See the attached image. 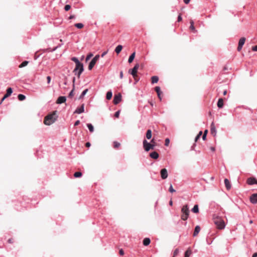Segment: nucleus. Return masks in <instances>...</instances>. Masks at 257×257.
Listing matches in <instances>:
<instances>
[{
  "instance_id": "1",
  "label": "nucleus",
  "mask_w": 257,
  "mask_h": 257,
  "mask_svg": "<svg viewBox=\"0 0 257 257\" xmlns=\"http://www.w3.org/2000/svg\"><path fill=\"white\" fill-rule=\"evenodd\" d=\"M56 112L57 111H55L52 113L47 115L44 119V123L46 125H49L54 123L57 118Z\"/></svg>"
},
{
  "instance_id": "2",
  "label": "nucleus",
  "mask_w": 257,
  "mask_h": 257,
  "mask_svg": "<svg viewBox=\"0 0 257 257\" xmlns=\"http://www.w3.org/2000/svg\"><path fill=\"white\" fill-rule=\"evenodd\" d=\"M213 222L216 225L218 229H222L225 226L224 220L220 217L214 218Z\"/></svg>"
},
{
  "instance_id": "3",
  "label": "nucleus",
  "mask_w": 257,
  "mask_h": 257,
  "mask_svg": "<svg viewBox=\"0 0 257 257\" xmlns=\"http://www.w3.org/2000/svg\"><path fill=\"white\" fill-rule=\"evenodd\" d=\"M84 70L83 65L80 62L76 64L75 68L73 70L75 75H77L78 77L79 78L80 75Z\"/></svg>"
},
{
  "instance_id": "4",
  "label": "nucleus",
  "mask_w": 257,
  "mask_h": 257,
  "mask_svg": "<svg viewBox=\"0 0 257 257\" xmlns=\"http://www.w3.org/2000/svg\"><path fill=\"white\" fill-rule=\"evenodd\" d=\"M181 211L182 212V215H181V219L183 220H187L189 214V210L188 205H184L182 208Z\"/></svg>"
},
{
  "instance_id": "5",
  "label": "nucleus",
  "mask_w": 257,
  "mask_h": 257,
  "mask_svg": "<svg viewBox=\"0 0 257 257\" xmlns=\"http://www.w3.org/2000/svg\"><path fill=\"white\" fill-rule=\"evenodd\" d=\"M143 144L144 148L147 152H148L151 149H154L155 146L154 144L148 143L146 140L143 141Z\"/></svg>"
},
{
  "instance_id": "6",
  "label": "nucleus",
  "mask_w": 257,
  "mask_h": 257,
  "mask_svg": "<svg viewBox=\"0 0 257 257\" xmlns=\"http://www.w3.org/2000/svg\"><path fill=\"white\" fill-rule=\"evenodd\" d=\"M139 68V64H137L134 67L133 69H131L129 70L128 72L130 73L133 77L134 79H136V77H138L137 73L138 69Z\"/></svg>"
},
{
  "instance_id": "7",
  "label": "nucleus",
  "mask_w": 257,
  "mask_h": 257,
  "mask_svg": "<svg viewBox=\"0 0 257 257\" xmlns=\"http://www.w3.org/2000/svg\"><path fill=\"white\" fill-rule=\"evenodd\" d=\"M99 55H96L92 60L91 61H90V62L89 63V65H88V69L89 70H91L92 69V68L94 67V66L95 65L96 62H97V61L99 59Z\"/></svg>"
},
{
  "instance_id": "8",
  "label": "nucleus",
  "mask_w": 257,
  "mask_h": 257,
  "mask_svg": "<svg viewBox=\"0 0 257 257\" xmlns=\"http://www.w3.org/2000/svg\"><path fill=\"white\" fill-rule=\"evenodd\" d=\"M121 94L118 93L117 94L114 95L113 102L114 104H118L121 101Z\"/></svg>"
},
{
  "instance_id": "9",
  "label": "nucleus",
  "mask_w": 257,
  "mask_h": 257,
  "mask_svg": "<svg viewBox=\"0 0 257 257\" xmlns=\"http://www.w3.org/2000/svg\"><path fill=\"white\" fill-rule=\"evenodd\" d=\"M13 92V90H12V89L10 87V88H8L7 90V93L6 94L4 95V96L3 97V98L2 99V100L0 102V104L2 103V102L7 97H8L9 96H10L11 94Z\"/></svg>"
},
{
  "instance_id": "10",
  "label": "nucleus",
  "mask_w": 257,
  "mask_h": 257,
  "mask_svg": "<svg viewBox=\"0 0 257 257\" xmlns=\"http://www.w3.org/2000/svg\"><path fill=\"white\" fill-rule=\"evenodd\" d=\"M161 176L163 179H165L168 177V174L166 169L164 168L161 170Z\"/></svg>"
},
{
  "instance_id": "11",
  "label": "nucleus",
  "mask_w": 257,
  "mask_h": 257,
  "mask_svg": "<svg viewBox=\"0 0 257 257\" xmlns=\"http://www.w3.org/2000/svg\"><path fill=\"white\" fill-rule=\"evenodd\" d=\"M84 111V104H82L80 107L77 108L74 113L80 114Z\"/></svg>"
},
{
  "instance_id": "12",
  "label": "nucleus",
  "mask_w": 257,
  "mask_h": 257,
  "mask_svg": "<svg viewBox=\"0 0 257 257\" xmlns=\"http://www.w3.org/2000/svg\"><path fill=\"white\" fill-rule=\"evenodd\" d=\"M247 183L250 185L257 184V180L253 177H250L247 179Z\"/></svg>"
},
{
  "instance_id": "13",
  "label": "nucleus",
  "mask_w": 257,
  "mask_h": 257,
  "mask_svg": "<svg viewBox=\"0 0 257 257\" xmlns=\"http://www.w3.org/2000/svg\"><path fill=\"white\" fill-rule=\"evenodd\" d=\"M250 201L253 204L257 203V193L253 194L250 196Z\"/></svg>"
},
{
  "instance_id": "14",
  "label": "nucleus",
  "mask_w": 257,
  "mask_h": 257,
  "mask_svg": "<svg viewBox=\"0 0 257 257\" xmlns=\"http://www.w3.org/2000/svg\"><path fill=\"white\" fill-rule=\"evenodd\" d=\"M211 128H210V132H211V134L214 136L215 137L216 135V128H215V126L214 125V123L213 122H212L211 124V126H210Z\"/></svg>"
},
{
  "instance_id": "15",
  "label": "nucleus",
  "mask_w": 257,
  "mask_h": 257,
  "mask_svg": "<svg viewBox=\"0 0 257 257\" xmlns=\"http://www.w3.org/2000/svg\"><path fill=\"white\" fill-rule=\"evenodd\" d=\"M66 97L65 96H59L56 101V103L57 104H62L63 103H64L66 101Z\"/></svg>"
},
{
  "instance_id": "16",
  "label": "nucleus",
  "mask_w": 257,
  "mask_h": 257,
  "mask_svg": "<svg viewBox=\"0 0 257 257\" xmlns=\"http://www.w3.org/2000/svg\"><path fill=\"white\" fill-rule=\"evenodd\" d=\"M150 156L154 159H157L159 158V154L157 152H153L150 153Z\"/></svg>"
},
{
  "instance_id": "17",
  "label": "nucleus",
  "mask_w": 257,
  "mask_h": 257,
  "mask_svg": "<svg viewBox=\"0 0 257 257\" xmlns=\"http://www.w3.org/2000/svg\"><path fill=\"white\" fill-rule=\"evenodd\" d=\"M224 184L227 190H229L231 188V184L229 181L227 179H224Z\"/></svg>"
},
{
  "instance_id": "18",
  "label": "nucleus",
  "mask_w": 257,
  "mask_h": 257,
  "mask_svg": "<svg viewBox=\"0 0 257 257\" xmlns=\"http://www.w3.org/2000/svg\"><path fill=\"white\" fill-rule=\"evenodd\" d=\"M200 231V227L199 225H197L194 229V232H193V236H196L197 235L199 231Z\"/></svg>"
},
{
  "instance_id": "19",
  "label": "nucleus",
  "mask_w": 257,
  "mask_h": 257,
  "mask_svg": "<svg viewBox=\"0 0 257 257\" xmlns=\"http://www.w3.org/2000/svg\"><path fill=\"white\" fill-rule=\"evenodd\" d=\"M151 242V240L149 238L146 237L143 240V244L145 246H147L149 245Z\"/></svg>"
},
{
  "instance_id": "20",
  "label": "nucleus",
  "mask_w": 257,
  "mask_h": 257,
  "mask_svg": "<svg viewBox=\"0 0 257 257\" xmlns=\"http://www.w3.org/2000/svg\"><path fill=\"white\" fill-rule=\"evenodd\" d=\"M223 106V100L222 98H219L217 102V106L219 108H221Z\"/></svg>"
},
{
  "instance_id": "21",
  "label": "nucleus",
  "mask_w": 257,
  "mask_h": 257,
  "mask_svg": "<svg viewBox=\"0 0 257 257\" xmlns=\"http://www.w3.org/2000/svg\"><path fill=\"white\" fill-rule=\"evenodd\" d=\"M155 90L156 92L157 93V95H158V96L159 97V98L160 99H161V98L160 96L161 93L160 87L159 86H156L155 88Z\"/></svg>"
},
{
  "instance_id": "22",
  "label": "nucleus",
  "mask_w": 257,
  "mask_h": 257,
  "mask_svg": "<svg viewBox=\"0 0 257 257\" xmlns=\"http://www.w3.org/2000/svg\"><path fill=\"white\" fill-rule=\"evenodd\" d=\"M122 46L120 45H118L115 49V52L118 54L122 50Z\"/></svg>"
},
{
  "instance_id": "23",
  "label": "nucleus",
  "mask_w": 257,
  "mask_h": 257,
  "mask_svg": "<svg viewBox=\"0 0 257 257\" xmlns=\"http://www.w3.org/2000/svg\"><path fill=\"white\" fill-rule=\"evenodd\" d=\"M152 131L151 130H148L146 133V138L147 139L150 140L152 138Z\"/></svg>"
},
{
  "instance_id": "24",
  "label": "nucleus",
  "mask_w": 257,
  "mask_h": 257,
  "mask_svg": "<svg viewBox=\"0 0 257 257\" xmlns=\"http://www.w3.org/2000/svg\"><path fill=\"white\" fill-rule=\"evenodd\" d=\"M151 80L152 83H156L159 81V77L157 76H153L151 77Z\"/></svg>"
},
{
  "instance_id": "25",
  "label": "nucleus",
  "mask_w": 257,
  "mask_h": 257,
  "mask_svg": "<svg viewBox=\"0 0 257 257\" xmlns=\"http://www.w3.org/2000/svg\"><path fill=\"white\" fill-rule=\"evenodd\" d=\"M135 52H134L129 57L128 60V62L129 63H132L133 61V60L135 58Z\"/></svg>"
},
{
  "instance_id": "26",
  "label": "nucleus",
  "mask_w": 257,
  "mask_h": 257,
  "mask_svg": "<svg viewBox=\"0 0 257 257\" xmlns=\"http://www.w3.org/2000/svg\"><path fill=\"white\" fill-rule=\"evenodd\" d=\"M192 254V250L190 248H188L185 252L184 257H189Z\"/></svg>"
},
{
  "instance_id": "27",
  "label": "nucleus",
  "mask_w": 257,
  "mask_h": 257,
  "mask_svg": "<svg viewBox=\"0 0 257 257\" xmlns=\"http://www.w3.org/2000/svg\"><path fill=\"white\" fill-rule=\"evenodd\" d=\"M112 96V93L111 90H109L107 92L106 96V98L107 99L110 100Z\"/></svg>"
},
{
  "instance_id": "28",
  "label": "nucleus",
  "mask_w": 257,
  "mask_h": 257,
  "mask_svg": "<svg viewBox=\"0 0 257 257\" xmlns=\"http://www.w3.org/2000/svg\"><path fill=\"white\" fill-rule=\"evenodd\" d=\"M192 211L194 213H197L199 212V208L198 205H195L193 208L192 209Z\"/></svg>"
},
{
  "instance_id": "29",
  "label": "nucleus",
  "mask_w": 257,
  "mask_h": 257,
  "mask_svg": "<svg viewBox=\"0 0 257 257\" xmlns=\"http://www.w3.org/2000/svg\"><path fill=\"white\" fill-rule=\"evenodd\" d=\"M245 41V38L242 37V38H240L239 41V42H238V45L243 46V45L244 44Z\"/></svg>"
},
{
  "instance_id": "30",
  "label": "nucleus",
  "mask_w": 257,
  "mask_h": 257,
  "mask_svg": "<svg viewBox=\"0 0 257 257\" xmlns=\"http://www.w3.org/2000/svg\"><path fill=\"white\" fill-rule=\"evenodd\" d=\"M87 126L88 128L89 129V131L91 133L93 132V131H94V127H93V126L92 125V124L91 123H87Z\"/></svg>"
},
{
  "instance_id": "31",
  "label": "nucleus",
  "mask_w": 257,
  "mask_h": 257,
  "mask_svg": "<svg viewBox=\"0 0 257 257\" xmlns=\"http://www.w3.org/2000/svg\"><path fill=\"white\" fill-rule=\"evenodd\" d=\"M88 92V89H86L82 91L81 95H80L79 99H82L83 98V97L85 96V95L86 94V93Z\"/></svg>"
},
{
  "instance_id": "32",
  "label": "nucleus",
  "mask_w": 257,
  "mask_h": 257,
  "mask_svg": "<svg viewBox=\"0 0 257 257\" xmlns=\"http://www.w3.org/2000/svg\"><path fill=\"white\" fill-rule=\"evenodd\" d=\"M29 63V61H24L23 62H22L20 65H19V68H22V67H24L26 66H27L28 65V64Z\"/></svg>"
},
{
  "instance_id": "33",
  "label": "nucleus",
  "mask_w": 257,
  "mask_h": 257,
  "mask_svg": "<svg viewBox=\"0 0 257 257\" xmlns=\"http://www.w3.org/2000/svg\"><path fill=\"white\" fill-rule=\"evenodd\" d=\"M18 97L19 100L20 101L24 100L26 98L25 96L21 94H19Z\"/></svg>"
},
{
  "instance_id": "34",
  "label": "nucleus",
  "mask_w": 257,
  "mask_h": 257,
  "mask_svg": "<svg viewBox=\"0 0 257 257\" xmlns=\"http://www.w3.org/2000/svg\"><path fill=\"white\" fill-rule=\"evenodd\" d=\"M82 173L80 172H76L74 174V176L75 177V178H78V177H80L82 176Z\"/></svg>"
},
{
  "instance_id": "35",
  "label": "nucleus",
  "mask_w": 257,
  "mask_h": 257,
  "mask_svg": "<svg viewBox=\"0 0 257 257\" xmlns=\"http://www.w3.org/2000/svg\"><path fill=\"white\" fill-rule=\"evenodd\" d=\"M75 26L78 29H82L84 27V25L82 23H77L75 24Z\"/></svg>"
},
{
  "instance_id": "36",
  "label": "nucleus",
  "mask_w": 257,
  "mask_h": 257,
  "mask_svg": "<svg viewBox=\"0 0 257 257\" xmlns=\"http://www.w3.org/2000/svg\"><path fill=\"white\" fill-rule=\"evenodd\" d=\"M71 60L74 62L75 63V64H77L79 62H80L79 60H78V59L75 57H72L71 58Z\"/></svg>"
},
{
  "instance_id": "37",
  "label": "nucleus",
  "mask_w": 257,
  "mask_h": 257,
  "mask_svg": "<svg viewBox=\"0 0 257 257\" xmlns=\"http://www.w3.org/2000/svg\"><path fill=\"white\" fill-rule=\"evenodd\" d=\"M190 29L192 30V31H195V27L194 26V22L192 20H191L190 21Z\"/></svg>"
},
{
  "instance_id": "38",
  "label": "nucleus",
  "mask_w": 257,
  "mask_h": 257,
  "mask_svg": "<svg viewBox=\"0 0 257 257\" xmlns=\"http://www.w3.org/2000/svg\"><path fill=\"white\" fill-rule=\"evenodd\" d=\"M120 144L119 143L117 142H113V147L114 148H118L119 147Z\"/></svg>"
},
{
  "instance_id": "39",
  "label": "nucleus",
  "mask_w": 257,
  "mask_h": 257,
  "mask_svg": "<svg viewBox=\"0 0 257 257\" xmlns=\"http://www.w3.org/2000/svg\"><path fill=\"white\" fill-rule=\"evenodd\" d=\"M202 132L201 131H200L198 135L195 137V141L196 142L197 141V140L200 138L201 136L202 135Z\"/></svg>"
},
{
  "instance_id": "40",
  "label": "nucleus",
  "mask_w": 257,
  "mask_h": 257,
  "mask_svg": "<svg viewBox=\"0 0 257 257\" xmlns=\"http://www.w3.org/2000/svg\"><path fill=\"white\" fill-rule=\"evenodd\" d=\"M169 191L171 192V193H174L176 191L175 190H174L172 187V184L170 185V186L169 187Z\"/></svg>"
},
{
  "instance_id": "41",
  "label": "nucleus",
  "mask_w": 257,
  "mask_h": 257,
  "mask_svg": "<svg viewBox=\"0 0 257 257\" xmlns=\"http://www.w3.org/2000/svg\"><path fill=\"white\" fill-rule=\"evenodd\" d=\"M71 8V6L69 5H66L65 7H64V10L66 11H69Z\"/></svg>"
},
{
  "instance_id": "42",
  "label": "nucleus",
  "mask_w": 257,
  "mask_h": 257,
  "mask_svg": "<svg viewBox=\"0 0 257 257\" xmlns=\"http://www.w3.org/2000/svg\"><path fill=\"white\" fill-rule=\"evenodd\" d=\"M93 56V54L92 53H89L87 55V57L86 58V60L87 61L89 59H90Z\"/></svg>"
},
{
  "instance_id": "43",
  "label": "nucleus",
  "mask_w": 257,
  "mask_h": 257,
  "mask_svg": "<svg viewBox=\"0 0 257 257\" xmlns=\"http://www.w3.org/2000/svg\"><path fill=\"white\" fill-rule=\"evenodd\" d=\"M74 95V89H73L69 93L68 97H72Z\"/></svg>"
},
{
  "instance_id": "44",
  "label": "nucleus",
  "mask_w": 257,
  "mask_h": 257,
  "mask_svg": "<svg viewBox=\"0 0 257 257\" xmlns=\"http://www.w3.org/2000/svg\"><path fill=\"white\" fill-rule=\"evenodd\" d=\"M119 114H120V110H118V111L115 112V113L114 114V116L115 117L118 118L119 117Z\"/></svg>"
},
{
  "instance_id": "45",
  "label": "nucleus",
  "mask_w": 257,
  "mask_h": 257,
  "mask_svg": "<svg viewBox=\"0 0 257 257\" xmlns=\"http://www.w3.org/2000/svg\"><path fill=\"white\" fill-rule=\"evenodd\" d=\"M165 143V146H168V145L170 143L169 139L168 138L166 139Z\"/></svg>"
},
{
  "instance_id": "46",
  "label": "nucleus",
  "mask_w": 257,
  "mask_h": 257,
  "mask_svg": "<svg viewBox=\"0 0 257 257\" xmlns=\"http://www.w3.org/2000/svg\"><path fill=\"white\" fill-rule=\"evenodd\" d=\"M178 253H179V249L178 248H176L174 251V253H173L174 256L177 255L178 254Z\"/></svg>"
},
{
  "instance_id": "47",
  "label": "nucleus",
  "mask_w": 257,
  "mask_h": 257,
  "mask_svg": "<svg viewBox=\"0 0 257 257\" xmlns=\"http://www.w3.org/2000/svg\"><path fill=\"white\" fill-rule=\"evenodd\" d=\"M47 83L49 84L50 83V81H51V78L50 76H48L47 77Z\"/></svg>"
},
{
  "instance_id": "48",
  "label": "nucleus",
  "mask_w": 257,
  "mask_h": 257,
  "mask_svg": "<svg viewBox=\"0 0 257 257\" xmlns=\"http://www.w3.org/2000/svg\"><path fill=\"white\" fill-rule=\"evenodd\" d=\"M252 50L253 51H257V45L252 47Z\"/></svg>"
},
{
  "instance_id": "49",
  "label": "nucleus",
  "mask_w": 257,
  "mask_h": 257,
  "mask_svg": "<svg viewBox=\"0 0 257 257\" xmlns=\"http://www.w3.org/2000/svg\"><path fill=\"white\" fill-rule=\"evenodd\" d=\"M182 18L181 15L180 14L178 17V21L180 22L182 21Z\"/></svg>"
},
{
  "instance_id": "50",
  "label": "nucleus",
  "mask_w": 257,
  "mask_h": 257,
  "mask_svg": "<svg viewBox=\"0 0 257 257\" xmlns=\"http://www.w3.org/2000/svg\"><path fill=\"white\" fill-rule=\"evenodd\" d=\"M107 52H108V51H106L103 52L102 53V54H101V56L102 57H104V56H105V55L107 53Z\"/></svg>"
},
{
  "instance_id": "51",
  "label": "nucleus",
  "mask_w": 257,
  "mask_h": 257,
  "mask_svg": "<svg viewBox=\"0 0 257 257\" xmlns=\"http://www.w3.org/2000/svg\"><path fill=\"white\" fill-rule=\"evenodd\" d=\"M80 120H77V121H75V123H74V126H77L78 125V124H80Z\"/></svg>"
},
{
  "instance_id": "52",
  "label": "nucleus",
  "mask_w": 257,
  "mask_h": 257,
  "mask_svg": "<svg viewBox=\"0 0 257 257\" xmlns=\"http://www.w3.org/2000/svg\"><path fill=\"white\" fill-rule=\"evenodd\" d=\"M242 48V46H240V45H238V47H237V50L238 51H240Z\"/></svg>"
},
{
  "instance_id": "53",
  "label": "nucleus",
  "mask_w": 257,
  "mask_h": 257,
  "mask_svg": "<svg viewBox=\"0 0 257 257\" xmlns=\"http://www.w3.org/2000/svg\"><path fill=\"white\" fill-rule=\"evenodd\" d=\"M119 254L120 255H123L124 254V251H123V250L122 249L119 250Z\"/></svg>"
},
{
  "instance_id": "54",
  "label": "nucleus",
  "mask_w": 257,
  "mask_h": 257,
  "mask_svg": "<svg viewBox=\"0 0 257 257\" xmlns=\"http://www.w3.org/2000/svg\"><path fill=\"white\" fill-rule=\"evenodd\" d=\"M119 77L120 79H122L123 78V72L122 71H121L120 72Z\"/></svg>"
},
{
  "instance_id": "55",
  "label": "nucleus",
  "mask_w": 257,
  "mask_h": 257,
  "mask_svg": "<svg viewBox=\"0 0 257 257\" xmlns=\"http://www.w3.org/2000/svg\"><path fill=\"white\" fill-rule=\"evenodd\" d=\"M206 134L205 133H204L203 136H202V139L203 140H205L206 139Z\"/></svg>"
},
{
  "instance_id": "56",
  "label": "nucleus",
  "mask_w": 257,
  "mask_h": 257,
  "mask_svg": "<svg viewBox=\"0 0 257 257\" xmlns=\"http://www.w3.org/2000/svg\"><path fill=\"white\" fill-rule=\"evenodd\" d=\"M91 145L90 143L89 142H87L86 143V146L87 147H90Z\"/></svg>"
},
{
  "instance_id": "57",
  "label": "nucleus",
  "mask_w": 257,
  "mask_h": 257,
  "mask_svg": "<svg viewBox=\"0 0 257 257\" xmlns=\"http://www.w3.org/2000/svg\"><path fill=\"white\" fill-rule=\"evenodd\" d=\"M190 0H184V2L186 4H187L189 3Z\"/></svg>"
},
{
  "instance_id": "58",
  "label": "nucleus",
  "mask_w": 257,
  "mask_h": 257,
  "mask_svg": "<svg viewBox=\"0 0 257 257\" xmlns=\"http://www.w3.org/2000/svg\"><path fill=\"white\" fill-rule=\"evenodd\" d=\"M150 143H151V144H155V140L154 139H153L151 141V142Z\"/></svg>"
},
{
  "instance_id": "59",
  "label": "nucleus",
  "mask_w": 257,
  "mask_h": 257,
  "mask_svg": "<svg viewBox=\"0 0 257 257\" xmlns=\"http://www.w3.org/2000/svg\"><path fill=\"white\" fill-rule=\"evenodd\" d=\"M75 18V16H73V15H72V16H70L69 18V19H74Z\"/></svg>"
},
{
  "instance_id": "60",
  "label": "nucleus",
  "mask_w": 257,
  "mask_h": 257,
  "mask_svg": "<svg viewBox=\"0 0 257 257\" xmlns=\"http://www.w3.org/2000/svg\"><path fill=\"white\" fill-rule=\"evenodd\" d=\"M135 84H136L139 81V79L137 78V77H136V79H135Z\"/></svg>"
},
{
  "instance_id": "61",
  "label": "nucleus",
  "mask_w": 257,
  "mask_h": 257,
  "mask_svg": "<svg viewBox=\"0 0 257 257\" xmlns=\"http://www.w3.org/2000/svg\"><path fill=\"white\" fill-rule=\"evenodd\" d=\"M252 257H257V252L253 253Z\"/></svg>"
},
{
  "instance_id": "62",
  "label": "nucleus",
  "mask_w": 257,
  "mask_h": 257,
  "mask_svg": "<svg viewBox=\"0 0 257 257\" xmlns=\"http://www.w3.org/2000/svg\"><path fill=\"white\" fill-rule=\"evenodd\" d=\"M210 149L212 151H215V148L214 147H211Z\"/></svg>"
},
{
  "instance_id": "63",
  "label": "nucleus",
  "mask_w": 257,
  "mask_h": 257,
  "mask_svg": "<svg viewBox=\"0 0 257 257\" xmlns=\"http://www.w3.org/2000/svg\"><path fill=\"white\" fill-rule=\"evenodd\" d=\"M169 204H170V205H172V204H173V202H172V200L170 201V202H169Z\"/></svg>"
},
{
  "instance_id": "64",
  "label": "nucleus",
  "mask_w": 257,
  "mask_h": 257,
  "mask_svg": "<svg viewBox=\"0 0 257 257\" xmlns=\"http://www.w3.org/2000/svg\"><path fill=\"white\" fill-rule=\"evenodd\" d=\"M227 93V91L226 90H225L224 92H223V95H225Z\"/></svg>"
}]
</instances>
